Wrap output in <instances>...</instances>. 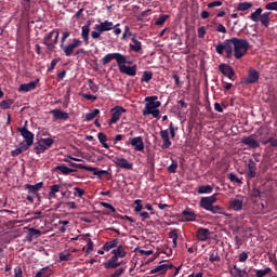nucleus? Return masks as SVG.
I'll list each match as a JSON object with an SVG mask.
<instances>
[{"label": "nucleus", "instance_id": "44", "mask_svg": "<svg viewBox=\"0 0 277 277\" xmlns=\"http://www.w3.org/2000/svg\"><path fill=\"white\" fill-rule=\"evenodd\" d=\"M267 274H272V268L271 267H266L265 269H258L255 272L256 277H265Z\"/></svg>", "mask_w": 277, "mask_h": 277}, {"label": "nucleus", "instance_id": "52", "mask_svg": "<svg viewBox=\"0 0 277 277\" xmlns=\"http://www.w3.org/2000/svg\"><path fill=\"white\" fill-rule=\"evenodd\" d=\"M42 235V232L40 229H36L34 227L29 228V237H40Z\"/></svg>", "mask_w": 277, "mask_h": 277}, {"label": "nucleus", "instance_id": "5", "mask_svg": "<svg viewBox=\"0 0 277 277\" xmlns=\"http://www.w3.org/2000/svg\"><path fill=\"white\" fill-rule=\"evenodd\" d=\"M82 44L83 41L75 38L67 45L61 44V49L66 57H70L75 53V49H79Z\"/></svg>", "mask_w": 277, "mask_h": 277}, {"label": "nucleus", "instance_id": "22", "mask_svg": "<svg viewBox=\"0 0 277 277\" xmlns=\"http://www.w3.org/2000/svg\"><path fill=\"white\" fill-rule=\"evenodd\" d=\"M50 114H52L54 120H68V113L62 109H53Z\"/></svg>", "mask_w": 277, "mask_h": 277}, {"label": "nucleus", "instance_id": "21", "mask_svg": "<svg viewBox=\"0 0 277 277\" xmlns=\"http://www.w3.org/2000/svg\"><path fill=\"white\" fill-rule=\"evenodd\" d=\"M211 237V232L208 228H198L197 230V239L198 241H207Z\"/></svg>", "mask_w": 277, "mask_h": 277}, {"label": "nucleus", "instance_id": "39", "mask_svg": "<svg viewBox=\"0 0 277 277\" xmlns=\"http://www.w3.org/2000/svg\"><path fill=\"white\" fill-rule=\"evenodd\" d=\"M172 267H174L172 264H161L151 271V274H156V272H167V269H172Z\"/></svg>", "mask_w": 277, "mask_h": 277}, {"label": "nucleus", "instance_id": "23", "mask_svg": "<svg viewBox=\"0 0 277 277\" xmlns=\"http://www.w3.org/2000/svg\"><path fill=\"white\" fill-rule=\"evenodd\" d=\"M229 209L232 211H241L243 209V199H230Z\"/></svg>", "mask_w": 277, "mask_h": 277}, {"label": "nucleus", "instance_id": "33", "mask_svg": "<svg viewBox=\"0 0 277 277\" xmlns=\"http://www.w3.org/2000/svg\"><path fill=\"white\" fill-rule=\"evenodd\" d=\"M269 16H272V12H265L260 17V23L263 27H269Z\"/></svg>", "mask_w": 277, "mask_h": 277}, {"label": "nucleus", "instance_id": "27", "mask_svg": "<svg viewBox=\"0 0 277 277\" xmlns=\"http://www.w3.org/2000/svg\"><path fill=\"white\" fill-rule=\"evenodd\" d=\"M111 254H114V256H117V259H124V256H127V251L124 250V247L121 245L114 249L111 251Z\"/></svg>", "mask_w": 277, "mask_h": 277}, {"label": "nucleus", "instance_id": "43", "mask_svg": "<svg viewBox=\"0 0 277 277\" xmlns=\"http://www.w3.org/2000/svg\"><path fill=\"white\" fill-rule=\"evenodd\" d=\"M56 170H60L62 174H71V172H75V169L68 168L65 164L57 166Z\"/></svg>", "mask_w": 277, "mask_h": 277}, {"label": "nucleus", "instance_id": "8", "mask_svg": "<svg viewBox=\"0 0 277 277\" xmlns=\"http://www.w3.org/2000/svg\"><path fill=\"white\" fill-rule=\"evenodd\" d=\"M217 202V194H214L209 197H202L200 199V207L201 209H205L206 211H210V209Z\"/></svg>", "mask_w": 277, "mask_h": 277}, {"label": "nucleus", "instance_id": "58", "mask_svg": "<svg viewBox=\"0 0 277 277\" xmlns=\"http://www.w3.org/2000/svg\"><path fill=\"white\" fill-rule=\"evenodd\" d=\"M206 35H207V28L205 26L199 27L198 28V37L205 38Z\"/></svg>", "mask_w": 277, "mask_h": 277}, {"label": "nucleus", "instance_id": "25", "mask_svg": "<svg viewBox=\"0 0 277 277\" xmlns=\"http://www.w3.org/2000/svg\"><path fill=\"white\" fill-rule=\"evenodd\" d=\"M65 161L67 163H69L71 166V168H79L80 170H87V172H95V170H96V168H94V167L70 162V160H68V159H66Z\"/></svg>", "mask_w": 277, "mask_h": 277}, {"label": "nucleus", "instance_id": "59", "mask_svg": "<svg viewBox=\"0 0 277 277\" xmlns=\"http://www.w3.org/2000/svg\"><path fill=\"white\" fill-rule=\"evenodd\" d=\"M248 261V252L243 251L239 254V262L246 263Z\"/></svg>", "mask_w": 277, "mask_h": 277}, {"label": "nucleus", "instance_id": "48", "mask_svg": "<svg viewBox=\"0 0 277 277\" xmlns=\"http://www.w3.org/2000/svg\"><path fill=\"white\" fill-rule=\"evenodd\" d=\"M153 79V72L150 71H144L143 76L141 78L142 82L148 83V81H150Z\"/></svg>", "mask_w": 277, "mask_h": 277}, {"label": "nucleus", "instance_id": "40", "mask_svg": "<svg viewBox=\"0 0 277 277\" xmlns=\"http://www.w3.org/2000/svg\"><path fill=\"white\" fill-rule=\"evenodd\" d=\"M29 147L25 145V143H21L19 147L12 151L13 157H16L21 155V153H25V150H28Z\"/></svg>", "mask_w": 277, "mask_h": 277}, {"label": "nucleus", "instance_id": "53", "mask_svg": "<svg viewBox=\"0 0 277 277\" xmlns=\"http://www.w3.org/2000/svg\"><path fill=\"white\" fill-rule=\"evenodd\" d=\"M101 34L103 32L98 28H95V30L91 31V38H93V40H100Z\"/></svg>", "mask_w": 277, "mask_h": 277}, {"label": "nucleus", "instance_id": "41", "mask_svg": "<svg viewBox=\"0 0 277 277\" xmlns=\"http://www.w3.org/2000/svg\"><path fill=\"white\" fill-rule=\"evenodd\" d=\"M208 211H210V213H213V214L219 213V215H228L224 212V209L220 206H212L211 209Z\"/></svg>", "mask_w": 277, "mask_h": 277}, {"label": "nucleus", "instance_id": "60", "mask_svg": "<svg viewBox=\"0 0 277 277\" xmlns=\"http://www.w3.org/2000/svg\"><path fill=\"white\" fill-rule=\"evenodd\" d=\"M121 274H124V268H118V269L115 271L113 274H110L109 277H120Z\"/></svg>", "mask_w": 277, "mask_h": 277}, {"label": "nucleus", "instance_id": "32", "mask_svg": "<svg viewBox=\"0 0 277 277\" xmlns=\"http://www.w3.org/2000/svg\"><path fill=\"white\" fill-rule=\"evenodd\" d=\"M254 4L252 2H240L238 3L237 11L238 12H248V10L252 9Z\"/></svg>", "mask_w": 277, "mask_h": 277}, {"label": "nucleus", "instance_id": "42", "mask_svg": "<svg viewBox=\"0 0 277 277\" xmlns=\"http://www.w3.org/2000/svg\"><path fill=\"white\" fill-rule=\"evenodd\" d=\"M97 137H98L100 143L102 144V146H103L104 148H109V145L107 144V135H106L105 133L100 132V133L97 134Z\"/></svg>", "mask_w": 277, "mask_h": 277}, {"label": "nucleus", "instance_id": "12", "mask_svg": "<svg viewBox=\"0 0 277 277\" xmlns=\"http://www.w3.org/2000/svg\"><path fill=\"white\" fill-rule=\"evenodd\" d=\"M259 77L260 75L256 69H249L247 77L242 79V83H245L246 85L256 83V81H259Z\"/></svg>", "mask_w": 277, "mask_h": 277}, {"label": "nucleus", "instance_id": "54", "mask_svg": "<svg viewBox=\"0 0 277 277\" xmlns=\"http://www.w3.org/2000/svg\"><path fill=\"white\" fill-rule=\"evenodd\" d=\"M265 10L277 12V1L267 3Z\"/></svg>", "mask_w": 277, "mask_h": 277}, {"label": "nucleus", "instance_id": "7", "mask_svg": "<svg viewBox=\"0 0 277 277\" xmlns=\"http://www.w3.org/2000/svg\"><path fill=\"white\" fill-rule=\"evenodd\" d=\"M111 119L108 121V124H116L118 120L122 117V114H127V109L122 106H115L110 109Z\"/></svg>", "mask_w": 277, "mask_h": 277}, {"label": "nucleus", "instance_id": "20", "mask_svg": "<svg viewBox=\"0 0 277 277\" xmlns=\"http://www.w3.org/2000/svg\"><path fill=\"white\" fill-rule=\"evenodd\" d=\"M247 175L249 179H255L256 176V162L254 160L250 159L247 166Z\"/></svg>", "mask_w": 277, "mask_h": 277}, {"label": "nucleus", "instance_id": "37", "mask_svg": "<svg viewBox=\"0 0 277 277\" xmlns=\"http://www.w3.org/2000/svg\"><path fill=\"white\" fill-rule=\"evenodd\" d=\"M198 194H211L213 192V186L211 185H201L198 187Z\"/></svg>", "mask_w": 277, "mask_h": 277}, {"label": "nucleus", "instance_id": "36", "mask_svg": "<svg viewBox=\"0 0 277 277\" xmlns=\"http://www.w3.org/2000/svg\"><path fill=\"white\" fill-rule=\"evenodd\" d=\"M58 259L60 261H72V254L70 253V251L65 250L62 251L61 253H58Z\"/></svg>", "mask_w": 277, "mask_h": 277}, {"label": "nucleus", "instance_id": "3", "mask_svg": "<svg viewBox=\"0 0 277 277\" xmlns=\"http://www.w3.org/2000/svg\"><path fill=\"white\" fill-rule=\"evenodd\" d=\"M133 64V61L127 60V56L123 55V58H121V62L118 65L119 71L122 75H128V77H135L137 75V65L133 66H127Z\"/></svg>", "mask_w": 277, "mask_h": 277}, {"label": "nucleus", "instance_id": "46", "mask_svg": "<svg viewBox=\"0 0 277 277\" xmlns=\"http://www.w3.org/2000/svg\"><path fill=\"white\" fill-rule=\"evenodd\" d=\"M169 237L172 239V248H176V241H179V234H176V230L170 232Z\"/></svg>", "mask_w": 277, "mask_h": 277}, {"label": "nucleus", "instance_id": "16", "mask_svg": "<svg viewBox=\"0 0 277 277\" xmlns=\"http://www.w3.org/2000/svg\"><path fill=\"white\" fill-rule=\"evenodd\" d=\"M115 28L116 26L114 25V22H109V21H104L95 25V29H100L102 34L105 31H111V29H115Z\"/></svg>", "mask_w": 277, "mask_h": 277}, {"label": "nucleus", "instance_id": "63", "mask_svg": "<svg viewBox=\"0 0 277 277\" xmlns=\"http://www.w3.org/2000/svg\"><path fill=\"white\" fill-rule=\"evenodd\" d=\"M216 31H219V34H226L227 30L224 24H217Z\"/></svg>", "mask_w": 277, "mask_h": 277}, {"label": "nucleus", "instance_id": "15", "mask_svg": "<svg viewBox=\"0 0 277 277\" xmlns=\"http://www.w3.org/2000/svg\"><path fill=\"white\" fill-rule=\"evenodd\" d=\"M130 144L133 146L134 150L138 153H144V138L142 136H135L130 138Z\"/></svg>", "mask_w": 277, "mask_h": 277}, {"label": "nucleus", "instance_id": "30", "mask_svg": "<svg viewBox=\"0 0 277 277\" xmlns=\"http://www.w3.org/2000/svg\"><path fill=\"white\" fill-rule=\"evenodd\" d=\"M81 37L83 38L85 44H89L90 40V25H84L81 28Z\"/></svg>", "mask_w": 277, "mask_h": 277}, {"label": "nucleus", "instance_id": "31", "mask_svg": "<svg viewBox=\"0 0 277 277\" xmlns=\"http://www.w3.org/2000/svg\"><path fill=\"white\" fill-rule=\"evenodd\" d=\"M262 14H263V9H262V8H258V9L255 10V12L251 13L250 19H251L253 23H259V21H261Z\"/></svg>", "mask_w": 277, "mask_h": 277}, {"label": "nucleus", "instance_id": "38", "mask_svg": "<svg viewBox=\"0 0 277 277\" xmlns=\"http://www.w3.org/2000/svg\"><path fill=\"white\" fill-rule=\"evenodd\" d=\"M98 114H101V110L97 108L93 109L91 113H88L85 115L87 122L94 120V118H96V116H98Z\"/></svg>", "mask_w": 277, "mask_h": 277}, {"label": "nucleus", "instance_id": "17", "mask_svg": "<svg viewBox=\"0 0 277 277\" xmlns=\"http://www.w3.org/2000/svg\"><path fill=\"white\" fill-rule=\"evenodd\" d=\"M161 140H163V144L161 145V148L166 150L167 148H170L172 146V142L170 141V131L162 130L160 131Z\"/></svg>", "mask_w": 277, "mask_h": 277}, {"label": "nucleus", "instance_id": "10", "mask_svg": "<svg viewBox=\"0 0 277 277\" xmlns=\"http://www.w3.org/2000/svg\"><path fill=\"white\" fill-rule=\"evenodd\" d=\"M22 137H24V146H27V148H29V146H31L34 144V133H31L27 128L23 127L18 129Z\"/></svg>", "mask_w": 277, "mask_h": 277}, {"label": "nucleus", "instance_id": "2", "mask_svg": "<svg viewBox=\"0 0 277 277\" xmlns=\"http://www.w3.org/2000/svg\"><path fill=\"white\" fill-rule=\"evenodd\" d=\"M157 95L145 97V107L142 111L143 116H153V118H159V108L161 103L157 101Z\"/></svg>", "mask_w": 277, "mask_h": 277}, {"label": "nucleus", "instance_id": "4", "mask_svg": "<svg viewBox=\"0 0 277 277\" xmlns=\"http://www.w3.org/2000/svg\"><path fill=\"white\" fill-rule=\"evenodd\" d=\"M60 40V30L53 29L43 38V44H45L48 51H53Z\"/></svg>", "mask_w": 277, "mask_h": 277}, {"label": "nucleus", "instance_id": "47", "mask_svg": "<svg viewBox=\"0 0 277 277\" xmlns=\"http://www.w3.org/2000/svg\"><path fill=\"white\" fill-rule=\"evenodd\" d=\"M87 250H85V254H90V252H92V250H94V242L92 241L91 237H87Z\"/></svg>", "mask_w": 277, "mask_h": 277}, {"label": "nucleus", "instance_id": "55", "mask_svg": "<svg viewBox=\"0 0 277 277\" xmlns=\"http://www.w3.org/2000/svg\"><path fill=\"white\" fill-rule=\"evenodd\" d=\"M168 18V15H160L159 18L155 22V25H163Z\"/></svg>", "mask_w": 277, "mask_h": 277}, {"label": "nucleus", "instance_id": "28", "mask_svg": "<svg viewBox=\"0 0 277 277\" xmlns=\"http://www.w3.org/2000/svg\"><path fill=\"white\" fill-rule=\"evenodd\" d=\"M182 217H184L186 222H196V213L194 211L184 210Z\"/></svg>", "mask_w": 277, "mask_h": 277}, {"label": "nucleus", "instance_id": "18", "mask_svg": "<svg viewBox=\"0 0 277 277\" xmlns=\"http://www.w3.org/2000/svg\"><path fill=\"white\" fill-rule=\"evenodd\" d=\"M219 70L224 75V77H227L228 79H233L235 77V71L233 70V67L226 65V64H221L219 66Z\"/></svg>", "mask_w": 277, "mask_h": 277}, {"label": "nucleus", "instance_id": "26", "mask_svg": "<svg viewBox=\"0 0 277 277\" xmlns=\"http://www.w3.org/2000/svg\"><path fill=\"white\" fill-rule=\"evenodd\" d=\"M130 49L134 53H140V51H142V41H140V39H137L136 37H133L132 43H130Z\"/></svg>", "mask_w": 277, "mask_h": 277}, {"label": "nucleus", "instance_id": "56", "mask_svg": "<svg viewBox=\"0 0 277 277\" xmlns=\"http://www.w3.org/2000/svg\"><path fill=\"white\" fill-rule=\"evenodd\" d=\"M88 83H89L90 90H92L93 92H98L100 90L98 84L94 83V81L92 80H88Z\"/></svg>", "mask_w": 277, "mask_h": 277}, {"label": "nucleus", "instance_id": "62", "mask_svg": "<svg viewBox=\"0 0 277 277\" xmlns=\"http://www.w3.org/2000/svg\"><path fill=\"white\" fill-rule=\"evenodd\" d=\"M264 144H271V146L277 147V138L269 137L267 141L264 142Z\"/></svg>", "mask_w": 277, "mask_h": 277}, {"label": "nucleus", "instance_id": "45", "mask_svg": "<svg viewBox=\"0 0 277 277\" xmlns=\"http://www.w3.org/2000/svg\"><path fill=\"white\" fill-rule=\"evenodd\" d=\"M12 105H14V101L13 100H3L0 103L1 109H10V107H12Z\"/></svg>", "mask_w": 277, "mask_h": 277}, {"label": "nucleus", "instance_id": "13", "mask_svg": "<svg viewBox=\"0 0 277 277\" xmlns=\"http://www.w3.org/2000/svg\"><path fill=\"white\" fill-rule=\"evenodd\" d=\"M241 144L248 146L249 148H259L261 144L256 141V134H251L250 136L241 138Z\"/></svg>", "mask_w": 277, "mask_h": 277}, {"label": "nucleus", "instance_id": "14", "mask_svg": "<svg viewBox=\"0 0 277 277\" xmlns=\"http://www.w3.org/2000/svg\"><path fill=\"white\" fill-rule=\"evenodd\" d=\"M215 49H216V53H219V55H224V51H226L227 57H230V55H232L229 39L225 40L224 43L217 44Z\"/></svg>", "mask_w": 277, "mask_h": 277}, {"label": "nucleus", "instance_id": "29", "mask_svg": "<svg viewBox=\"0 0 277 277\" xmlns=\"http://www.w3.org/2000/svg\"><path fill=\"white\" fill-rule=\"evenodd\" d=\"M42 186H43L42 182H39V183H37L35 185L27 184L26 185V189H28L29 194H38V192H40Z\"/></svg>", "mask_w": 277, "mask_h": 277}, {"label": "nucleus", "instance_id": "1", "mask_svg": "<svg viewBox=\"0 0 277 277\" xmlns=\"http://www.w3.org/2000/svg\"><path fill=\"white\" fill-rule=\"evenodd\" d=\"M229 48L232 49V55L234 53V57L236 60H241L246 53H248V49H250V42L246 39L232 38L229 39Z\"/></svg>", "mask_w": 277, "mask_h": 277}, {"label": "nucleus", "instance_id": "19", "mask_svg": "<svg viewBox=\"0 0 277 277\" xmlns=\"http://www.w3.org/2000/svg\"><path fill=\"white\" fill-rule=\"evenodd\" d=\"M120 265H122V262H118L116 255H113L106 263H104L106 269H116L117 267H120Z\"/></svg>", "mask_w": 277, "mask_h": 277}, {"label": "nucleus", "instance_id": "24", "mask_svg": "<svg viewBox=\"0 0 277 277\" xmlns=\"http://www.w3.org/2000/svg\"><path fill=\"white\" fill-rule=\"evenodd\" d=\"M38 81L39 80L37 79L36 81L21 84L18 88V91L19 92H31V90H34L36 88V85H38Z\"/></svg>", "mask_w": 277, "mask_h": 277}, {"label": "nucleus", "instance_id": "34", "mask_svg": "<svg viewBox=\"0 0 277 277\" xmlns=\"http://www.w3.org/2000/svg\"><path fill=\"white\" fill-rule=\"evenodd\" d=\"M61 189H62V185H60V184H54V185L50 186L49 197L57 198L56 194H58V192H61Z\"/></svg>", "mask_w": 277, "mask_h": 277}, {"label": "nucleus", "instance_id": "6", "mask_svg": "<svg viewBox=\"0 0 277 277\" xmlns=\"http://www.w3.org/2000/svg\"><path fill=\"white\" fill-rule=\"evenodd\" d=\"M54 143L55 141L52 137L40 138L35 147L36 154L41 155V153L49 150V148H51V146H53Z\"/></svg>", "mask_w": 277, "mask_h": 277}, {"label": "nucleus", "instance_id": "9", "mask_svg": "<svg viewBox=\"0 0 277 277\" xmlns=\"http://www.w3.org/2000/svg\"><path fill=\"white\" fill-rule=\"evenodd\" d=\"M113 162L117 168H121V170H133V162H129L127 158L114 157Z\"/></svg>", "mask_w": 277, "mask_h": 277}, {"label": "nucleus", "instance_id": "35", "mask_svg": "<svg viewBox=\"0 0 277 277\" xmlns=\"http://www.w3.org/2000/svg\"><path fill=\"white\" fill-rule=\"evenodd\" d=\"M116 247H118V238L105 242L103 246V250H105L106 252H109V250H113V248H116Z\"/></svg>", "mask_w": 277, "mask_h": 277}, {"label": "nucleus", "instance_id": "49", "mask_svg": "<svg viewBox=\"0 0 277 277\" xmlns=\"http://www.w3.org/2000/svg\"><path fill=\"white\" fill-rule=\"evenodd\" d=\"M219 261H221L220 254H217L215 251H212L210 253V263H219Z\"/></svg>", "mask_w": 277, "mask_h": 277}, {"label": "nucleus", "instance_id": "11", "mask_svg": "<svg viewBox=\"0 0 277 277\" xmlns=\"http://www.w3.org/2000/svg\"><path fill=\"white\" fill-rule=\"evenodd\" d=\"M124 57L123 54L121 53H109L106 54L103 58H102V64L103 66H107V64H109L110 62H113V60H116L117 62V66L122 62V58Z\"/></svg>", "mask_w": 277, "mask_h": 277}, {"label": "nucleus", "instance_id": "64", "mask_svg": "<svg viewBox=\"0 0 277 277\" xmlns=\"http://www.w3.org/2000/svg\"><path fill=\"white\" fill-rule=\"evenodd\" d=\"M49 269V267H43L41 268L35 277H42L44 274H47V271Z\"/></svg>", "mask_w": 277, "mask_h": 277}, {"label": "nucleus", "instance_id": "51", "mask_svg": "<svg viewBox=\"0 0 277 277\" xmlns=\"http://www.w3.org/2000/svg\"><path fill=\"white\" fill-rule=\"evenodd\" d=\"M134 205H136L135 208H134V211H135L136 213L142 212V209H144V206H142V199H136V200L134 201Z\"/></svg>", "mask_w": 277, "mask_h": 277}, {"label": "nucleus", "instance_id": "50", "mask_svg": "<svg viewBox=\"0 0 277 277\" xmlns=\"http://www.w3.org/2000/svg\"><path fill=\"white\" fill-rule=\"evenodd\" d=\"M179 168V163L176 161H172V163L168 167V171L171 174H176V169Z\"/></svg>", "mask_w": 277, "mask_h": 277}, {"label": "nucleus", "instance_id": "57", "mask_svg": "<svg viewBox=\"0 0 277 277\" xmlns=\"http://www.w3.org/2000/svg\"><path fill=\"white\" fill-rule=\"evenodd\" d=\"M229 181H232V183L241 184V180H239V177L235 173H229Z\"/></svg>", "mask_w": 277, "mask_h": 277}, {"label": "nucleus", "instance_id": "61", "mask_svg": "<svg viewBox=\"0 0 277 277\" xmlns=\"http://www.w3.org/2000/svg\"><path fill=\"white\" fill-rule=\"evenodd\" d=\"M14 277H23V268L21 266L14 268Z\"/></svg>", "mask_w": 277, "mask_h": 277}]
</instances>
